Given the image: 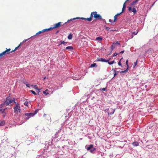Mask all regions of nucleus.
Here are the masks:
<instances>
[{
    "mask_svg": "<svg viewBox=\"0 0 158 158\" xmlns=\"http://www.w3.org/2000/svg\"><path fill=\"white\" fill-rule=\"evenodd\" d=\"M102 40V38L101 37H98L96 38V40L99 41H101Z\"/></svg>",
    "mask_w": 158,
    "mask_h": 158,
    "instance_id": "nucleus-17",
    "label": "nucleus"
},
{
    "mask_svg": "<svg viewBox=\"0 0 158 158\" xmlns=\"http://www.w3.org/2000/svg\"><path fill=\"white\" fill-rule=\"evenodd\" d=\"M126 65H127V69H128V60H127L126 61Z\"/></svg>",
    "mask_w": 158,
    "mask_h": 158,
    "instance_id": "nucleus-31",
    "label": "nucleus"
},
{
    "mask_svg": "<svg viewBox=\"0 0 158 158\" xmlns=\"http://www.w3.org/2000/svg\"><path fill=\"white\" fill-rule=\"evenodd\" d=\"M11 50L10 48L8 49L6 48V50L3 52L2 53H0V58H1L3 55L9 54L10 53V51Z\"/></svg>",
    "mask_w": 158,
    "mask_h": 158,
    "instance_id": "nucleus-7",
    "label": "nucleus"
},
{
    "mask_svg": "<svg viewBox=\"0 0 158 158\" xmlns=\"http://www.w3.org/2000/svg\"><path fill=\"white\" fill-rule=\"evenodd\" d=\"M123 12H122V11L120 13H118L117 15H116L117 17L118 15H120L121 13H122Z\"/></svg>",
    "mask_w": 158,
    "mask_h": 158,
    "instance_id": "nucleus-38",
    "label": "nucleus"
},
{
    "mask_svg": "<svg viewBox=\"0 0 158 158\" xmlns=\"http://www.w3.org/2000/svg\"><path fill=\"white\" fill-rule=\"evenodd\" d=\"M30 92H31L33 94H34L35 95L36 94L35 93V91H33V90H31Z\"/></svg>",
    "mask_w": 158,
    "mask_h": 158,
    "instance_id": "nucleus-34",
    "label": "nucleus"
},
{
    "mask_svg": "<svg viewBox=\"0 0 158 158\" xmlns=\"http://www.w3.org/2000/svg\"><path fill=\"white\" fill-rule=\"evenodd\" d=\"M94 146L93 144H90L88 147L86 148V149L87 151H89L90 152L92 153H95V151L96 150V149L94 147Z\"/></svg>",
    "mask_w": 158,
    "mask_h": 158,
    "instance_id": "nucleus-4",
    "label": "nucleus"
},
{
    "mask_svg": "<svg viewBox=\"0 0 158 158\" xmlns=\"http://www.w3.org/2000/svg\"><path fill=\"white\" fill-rule=\"evenodd\" d=\"M32 86V87L35 89H37V90H40V89H38L37 87H36V85H31Z\"/></svg>",
    "mask_w": 158,
    "mask_h": 158,
    "instance_id": "nucleus-25",
    "label": "nucleus"
},
{
    "mask_svg": "<svg viewBox=\"0 0 158 158\" xmlns=\"http://www.w3.org/2000/svg\"><path fill=\"white\" fill-rule=\"evenodd\" d=\"M6 99V101L2 104L0 105V106H3L5 105L6 106H8L13 102L15 103H16V102H15V99H10V97H7Z\"/></svg>",
    "mask_w": 158,
    "mask_h": 158,
    "instance_id": "nucleus-1",
    "label": "nucleus"
},
{
    "mask_svg": "<svg viewBox=\"0 0 158 158\" xmlns=\"http://www.w3.org/2000/svg\"><path fill=\"white\" fill-rule=\"evenodd\" d=\"M106 89V88H101L100 89V90L105 91Z\"/></svg>",
    "mask_w": 158,
    "mask_h": 158,
    "instance_id": "nucleus-35",
    "label": "nucleus"
},
{
    "mask_svg": "<svg viewBox=\"0 0 158 158\" xmlns=\"http://www.w3.org/2000/svg\"><path fill=\"white\" fill-rule=\"evenodd\" d=\"M21 44V43L20 44H19V45L18 47H16V48H15L14 49V50H12V51H11L10 52V53H11V52H14V51H15L16 50H17V49H18V48L19 47V46H20V44Z\"/></svg>",
    "mask_w": 158,
    "mask_h": 158,
    "instance_id": "nucleus-21",
    "label": "nucleus"
},
{
    "mask_svg": "<svg viewBox=\"0 0 158 158\" xmlns=\"http://www.w3.org/2000/svg\"><path fill=\"white\" fill-rule=\"evenodd\" d=\"M92 20V18L91 17V16L90 15V17L89 18H86L85 20H87L89 21H91Z\"/></svg>",
    "mask_w": 158,
    "mask_h": 158,
    "instance_id": "nucleus-19",
    "label": "nucleus"
},
{
    "mask_svg": "<svg viewBox=\"0 0 158 158\" xmlns=\"http://www.w3.org/2000/svg\"><path fill=\"white\" fill-rule=\"evenodd\" d=\"M128 10L130 12H133L134 15H135L137 13L135 7H133L132 8L131 7L129 6L128 7Z\"/></svg>",
    "mask_w": 158,
    "mask_h": 158,
    "instance_id": "nucleus-9",
    "label": "nucleus"
},
{
    "mask_svg": "<svg viewBox=\"0 0 158 158\" xmlns=\"http://www.w3.org/2000/svg\"><path fill=\"white\" fill-rule=\"evenodd\" d=\"M62 22H59L57 23H56L54 24V26L52 27H50L49 29V30H52L53 29H54L56 28H58L60 27L63 26L64 24Z\"/></svg>",
    "mask_w": 158,
    "mask_h": 158,
    "instance_id": "nucleus-5",
    "label": "nucleus"
},
{
    "mask_svg": "<svg viewBox=\"0 0 158 158\" xmlns=\"http://www.w3.org/2000/svg\"><path fill=\"white\" fill-rule=\"evenodd\" d=\"M132 145L134 146H138L139 145V143L137 141H135L132 143Z\"/></svg>",
    "mask_w": 158,
    "mask_h": 158,
    "instance_id": "nucleus-14",
    "label": "nucleus"
},
{
    "mask_svg": "<svg viewBox=\"0 0 158 158\" xmlns=\"http://www.w3.org/2000/svg\"><path fill=\"white\" fill-rule=\"evenodd\" d=\"M118 55V53H115L113 55V56H116L117 55Z\"/></svg>",
    "mask_w": 158,
    "mask_h": 158,
    "instance_id": "nucleus-40",
    "label": "nucleus"
},
{
    "mask_svg": "<svg viewBox=\"0 0 158 158\" xmlns=\"http://www.w3.org/2000/svg\"><path fill=\"white\" fill-rule=\"evenodd\" d=\"M60 42V44H59V45H61L62 44H64L65 43H66V42H65L64 41H61Z\"/></svg>",
    "mask_w": 158,
    "mask_h": 158,
    "instance_id": "nucleus-33",
    "label": "nucleus"
},
{
    "mask_svg": "<svg viewBox=\"0 0 158 158\" xmlns=\"http://www.w3.org/2000/svg\"><path fill=\"white\" fill-rule=\"evenodd\" d=\"M117 16L115 15L114 16V22H115L116 20V19H117Z\"/></svg>",
    "mask_w": 158,
    "mask_h": 158,
    "instance_id": "nucleus-29",
    "label": "nucleus"
},
{
    "mask_svg": "<svg viewBox=\"0 0 158 158\" xmlns=\"http://www.w3.org/2000/svg\"><path fill=\"white\" fill-rule=\"evenodd\" d=\"M28 102L27 101H26L24 103V105H25V106H28Z\"/></svg>",
    "mask_w": 158,
    "mask_h": 158,
    "instance_id": "nucleus-30",
    "label": "nucleus"
},
{
    "mask_svg": "<svg viewBox=\"0 0 158 158\" xmlns=\"http://www.w3.org/2000/svg\"><path fill=\"white\" fill-rule=\"evenodd\" d=\"M5 124V122L4 121L0 120V126H3Z\"/></svg>",
    "mask_w": 158,
    "mask_h": 158,
    "instance_id": "nucleus-16",
    "label": "nucleus"
},
{
    "mask_svg": "<svg viewBox=\"0 0 158 158\" xmlns=\"http://www.w3.org/2000/svg\"><path fill=\"white\" fill-rule=\"evenodd\" d=\"M97 66V65L96 63H94L93 64H92L90 66V67H96Z\"/></svg>",
    "mask_w": 158,
    "mask_h": 158,
    "instance_id": "nucleus-18",
    "label": "nucleus"
},
{
    "mask_svg": "<svg viewBox=\"0 0 158 158\" xmlns=\"http://www.w3.org/2000/svg\"><path fill=\"white\" fill-rule=\"evenodd\" d=\"M49 31V28L45 29L42 30L41 31H39L38 32L36 33L35 35H37L38 34H39L44 32H46L48 31Z\"/></svg>",
    "mask_w": 158,
    "mask_h": 158,
    "instance_id": "nucleus-10",
    "label": "nucleus"
},
{
    "mask_svg": "<svg viewBox=\"0 0 158 158\" xmlns=\"http://www.w3.org/2000/svg\"><path fill=\"white\" fill-rule=\"evenodd\" d=\"M123 59V58H122L120 60V61L118 62V64L119 65L121 66V67H122V64H121V62H120V61L121 60Z\"/></svg>",
    "mask_w": 158,
    "mask_h": 158,
    "instance_id": "nucleus-28",
    "label": "nucleus"
},
{
    "mask_svg": "<svg viewBox=\"0 0 158 158\" xmlns=\"http://www.w3.org/2000/svg\"><path fill=\"white\" fill-rule=\"evenodd\" d=\"M107 62H108V63L110 64H114V60H113V61H107Z\"/></svg>",
    "mask_w": 158,
    "mask_h": 158,
    "instance_id": "nucleus-26",
    "label": "nucleus"
},
{
    "mask_svg": "<svg viewBox=\"0 0 158 158\" xmlns=\"http://www.w3.org/2000/svg\"><path fill=\"white\" fill-rule=\"evenodd\" d=\"M90 15L92 18L94 17L96 19H102V16L99 14H97V12L96 11H94L92 12Z\"/></svg>",
    "mask_w": 158,
    "mask_h": 158,
    "instance_id": "nucleus-2",
    "label": "nucleus"
},
{
    "mask_svg": "<svg viewBox=\"0 0 158 158\" xmlns=\"http://www.w3.org/2000/svg\"><path fill=\"white\" fill-rule=\"evenodd\" d=\"M5 115H6V113H5V114H4V115H3V117H5Z\"/></svg>",
    "mask_w": 158,
    "mask_h": 158,
    "instance_id": "nucleus-49",
    "label": "nucleus"
},
{
    "mask_svg": "<svg viewBox=\"0 0 158 158\" xmlns=\"http://www.w3.org/2000/svg\"><path fill=\"white\" fill-rule=\"evenodd\" d=\"M29 85L30 84H26V86L28 87H30V86H29Z\"/></svg>",
    "mask_w": 158,
    "mask_h": 158,
    "instance_id": "nucleus-44",
    "label": "nucleus"
},
{
    "mask_svg": "<svg viewBox=\"0 0 158 158\" xmlns=\"http://www.w3.org/2000/svg\"><path fill=\"white\" fill-rule=\"evenodd\" d=\"M110 48H111L112 49V50H113L114 48V46L113 45H112L110 47Z\"/></svg>",
    "mask_w": 158,
    "mask_h": 158,
    "instance_id": "nucleus-43",
    "label": "nucleus"
},
{
    "mask_svg": "<svg viewBox=\"0 0 158 158\" xmlns=\"http://www.w3.org/2000/svg\"><path fill=\"white\" fill-rule=\"evenodd\" d=\"M126 8V5H125V2H124L123 4V8H122V12H123V10L124 9H125Z\"/></svg>",
    "mask_w": 158,
    "mask_h": 158,
    "instance_id": "nucleus-24",
    "label": "nucleus"
},
{
    "mask_svg": "<svg viewBox=\"0 0 158 158\" xmlns=\"http://www.w3.org/2000/svg\"><path fill=\"white\" fill-rule=\"evenodd\" d=\"M105 28L106 30H107L108 31H114V30L113 29V28L112 27H107L106 26H105Z\"/></svg>",
    "mask_w": 158,
    "mask_h": 158,
    "instance_id": "nucleus-12",
    "label": "nucleus"
},
{
    "mask_svg": "<svg viewBox=\"0 0 158 158\" xmlns=\"http://www.w3.org/2000/svg\"><path fill=\"white\" fill-rule=\"evenodd\" d=\"M137 60H136V62H134V68L135 67L136 65L137 64Z\"/></svg>",
    "mask_w": 158,
    "mask_h": 158,
    "instance_id": "nucleus-32",
    "label": "nucleus"
},
{
    "mask_svg": "<svg viewBox=\"0 0 158 158\" xmlns=\"http://www.w3.org/2000/svg\"><path fill=\"white\" fill-rule=\"evenodd\" d=\"M45 79H46V77H44V80H45Z\"/></svg>",
    "mask_w": 158,
    "mask_h": 158,
    "instance_id": "nucleus-50",
    "label": "nucleus"
},
{
    "mask_svg": "<svg viewBox=\"0 0 158 158\" xmlns=\"http://www.w3.org/2000/svg\"><path fill=\"white\" fill-rule=\"evenodd\" d=\"M138 33V31L137 32H132V33L133 34H134L135 35H136Z\"/></svg>",
    "mask_w": 158,
    "mask_h": 158,
    "instance_id": "nucleus-36",
    "label": "nucleus"
},
{
    "mask_svg": "<svg viewBox=\"0 0 158 158\" xmlns=\"http://www.w3.org/2000/svg\"><path fill=\"white\" fill-rule=\"evenodd\" d=\"M109 22L110 23H111V22H112V20L111 19H110L109 20Z\"/></svg>",
    "mask_w": 158,
    "mask_h": 158,
    "instance_id": "nucleus-46",
    "label": "nucleus"
},
{
    "mask_svg": "<svg viewBox=\"0 0 158 158\" xmlns=\"http://www.w3.org/2000/svg\"><path fill=\"white\" fill-rule=\"evenodd\" d=\"M73 49V48L71 46H69L66 48V49L72 50Z\"/></svg>",
    "mask_w": 158,
    "mask_h": 158,
    "instance_id": "nucleus-22",
    "label": "nucleus"
},
{
    "mask_svg": "<svg viewBox=\"0 0 158 158\" xmlns=\"http://www.w3.org/2000/svg\"><path fill=\"white\" fill-rule=\"evenodd\" d=\"M48 90V89H46V90H45V91H47Z\"/></svg>",
    "mask_w": 158,
    "mask_h": 158,
    "instance_id": "nucleus-51",
    "label": "nucleus"
},
{
    "mask_svg": "<svg viewBox=\"0 0 158 158\" xmlns=\"http://www.w3.org/2000/svg\"><path fill=\"white\" fill-rule=\"evenodd\" d=\"M115 111V109H113L112 108H110L108 109H106L105 110V112H106L108 113V115H110L113 114Z\"/></svg>",
    "mask_w": 158,
    "mask_h": 158,
    "instance_id": "nucleus-6",
    "label": "nucleus"
},
{
    "mask_svg": "<svg viewBox=\"0 0 158 158\" xmlns=\"http://www.w3.org/2000/svg\"><path fill=\"white\" fill-rule=\"evenodd\" d=\"M73 37L72 35L71 34H70L69 35L68 37V38L69 40H71L72 39Z\"/></svg>",
    "mask_w": 158,
    "mask_h": 158,
    "instance_id": "nucleus-23",
    "label": "nucleus"
},
{
    "mask_svg": "<svg viewBox=\"0 0 158 158\" xmlns=\"http://www.w3.org/2000/svg\"><path fill=\"white\" fill-rule=\"evenodd\" d=\"M43 93L44 94H45L46 95H47L48 94H49L48 93H46V91H44L43 92Z\"/></svg>",
    "mask_w": 158,
    "mask_h": 158,
    "instance_id": "nucleus-37",
    "label": "nucleus"
},
{
    "mask_svg": "<svg viewBox=\"0 0 158 158\" xmlns=\"http://www.w3.org/2000/svg\"><path fill=\"white\" fill-rule=\"evenodd\" d=\"M139 0H135V1H133L131 3V5L133 6L135 5L136 3L138 2Z\"/></svg>",
    "mask_w": 158,
    "mask_h": 158,
    "instance_id": "nucleus-13",
    "label": "nucleus"
},
{
    "mask_svg": "<svg viewBox=\"0 0 158 158\" xmlns=\"http://www.w3.org/2000/svg\"><path fill=\"white\" fill-rule=\"evenodd\" d=\"M116 44H118L119 45H120V44L118 42H116V43H113V44H114V45H115Z\"/></svg>",
    "mask_w": 158,
    "mask_h": 158,
    "instance_id": "nucleus-39",
    "label": "nucleus"
},
{
    "mask_svg": "<svg viewBox=\"0 0 158 158\" xmlns=\"http://www.w3.org/2000/svg\"><path fill=\"white\" fill-rule=\"evenodd\" d=\"M15 105L14 108V113H19L21 112L20 105L18 103H15Z\"/></svg>",
    "mask_w": 158,
    "mask_h": 158,
    "instance_id": "nucleus-3",
    "label": "nucleus"
},
{
    "mask_svg": "<svg viewBox=\"0 0 158 158\" xmlns=\"http://www.w3.org/2000/svg\"><path fill=\"white\" fill-rule=\"evenodd\" d=\"M34 115L35 114H33V113H27L25 114V118L27 119H28L30 118L33 117Z\"/></svg>",
    "mask_w": 158,
    "mask_h": 158,
    "instance_id": "nucleus-8",
    "label": "nucleus"
},
{
    "mask_svg": "<svg viewBox=\"0 0 158 158\" xmlns=\"http://www.w3.org/2000/svg\"><path fill=\"white\" fill-rule=\"evenodd\" d=\"M37 113V110H36L35 111L34 113H33V114H35V115Z\"/></svg>",
    "mask_w": 158,
    "mask_h": 158,
    "instance_id": "nucleus-42",
    "label": "nucleus"
},
{
    "mask_svg": "<svg viewBox=\"0 0 158 158\" xmlns=\"http://www.w3.org/2000/svg\"><path fill=\"white\" fill-rule=\"evenodd\" d=\"M129 0H127L125 1V3H126V2H127V1H128Z\"/></svg>",
    "mask_w": 158,
    "mask_h": 158,
    "instance_id": "nucleus-48",
    "label": "nucleus"
},
{
    "mask_svg": "<svg viewBox=\"0 0 158 158\" xmlns=\"http://www.w3.org/2000/svg\"><path fill=\"white\" fill-rule=\"evenodd\" d=\"M114 72H115V73L114 74V77H115L117 75V73H116V71L115 70H114Z\"/></svg>",
    "mask_w": 158,
    "mask_h": 158,
    "instance_id": "nucleus-41",
    "label": "nucleus"
},
{
    "mask_svg": "<svg viewBox=\"0 0 158 158\" xmlns=\"http://www.w3.org/2000/svg\"><path fill=\"white\" fill-rule=\"evenodd\" d=\"M97 61H102V62H107L108 61H109V60H106L102 58H98V57L97 58Z\"/></svg>",
    "mask_w": 158,
    "mask_h": 158,
    "instance_id": "nucleus-11",
    "label": "nucleus"
},
{
    "mask_svg": "<svg viewBox=\"0 0 158 158\" xmlns=\"http://www.w3.org/2000/svg\"><path fill=\"white\" fill-rule=\"evenodd\" d=\"M59 32V31H56V33L57 34V33H58Z\"/></svg>",
    "mask_w": 158,
    "mask_h": 158,
    "instance_id": "nucleus-47",
    "label": "nucleus"
},
{
    "mask_svg": "<svg viewBox=\"0 0 158 158\" xmlns=\"http://www.w3.org/2000/svg\"><path fill=\"white\" fill-rule=\"evenodd\" d=\"M81 19L82 20H85L86 18H83V17H82V18H79L78 17V18H74V19H72L73 20H75V19Z\"/></svg>",
    "mask_w": 158,
    "mask_h": 158,
    "instance_id": "nucleus-20",
    "label": "nucleus"
},
{
    "mask_svg": "<svg viewBox=\"0 0 158 158\" xmlns=\"http://www.w3.org/2000/svg\"><path fill=\"white\" fill-rule=\"evenodd\" d=\"M0 107V112H1L2 113H4L5 110L6 109V108L5 109H3L2 106Z\"/></svg>",
    "mask_w": 158,
    "mask_h": 158,
    "instance_id": "nucleus-15",
    "label": "nucleus"
},
{
    "mask_svg": "<svg viewBox=\"0 0 158 158\" xmlns=\"http://www.w3.org/2000/svg\"><path fill=\"white\" fill-rule=\"evenodd\" d=\"M128 69L127 68V69H126L124 71H121L120 72V73H126V72H127L128 71Z\"/></svg>",
    "mask_w": 158,
    "mask_h": 158,
    "instance_id": "nucleus-27",
    "label": "nucleus"
},
{
    "mask_svg": "<svg viewBox=\"0 0 158 158\" xmlns=\"http://www.w3.org/2000/svg\"><path fill=\"white\" fill-rule=\"evenodd\" d=\"M124 51H122L120 53H121V54H123V53H124Z\"/></svg>",
    "mask_w": 158,
    "mask_h": 158,
    "instance_id": "nucleus-45",
    "label": "nucleus"
}]
</instances>
